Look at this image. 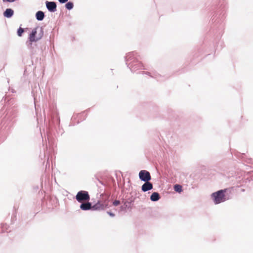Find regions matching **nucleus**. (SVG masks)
<instances>
[{
  "label": "nucleus",
  "mask_w": 253,
  "mask_h": 253,
  "mask_svg": "<svg viewBox=\"0 0 253 253\" xmlns=\"http://www.w3.org/2000/svg\"><path fill=\"white\" fill-rule=\"evenodd\" d=\"M227 189L219 190L213 193L211 196L215 204H218L227 200L225 195Z\"/></svg>",
  "instance_id": "f257e3e1"
},
{
  "label": "nucleus",
  "mask_w": 253,
  "mask_h": 253,
  "mask_svg": "<svg viewBox=\"0 0 253 253\" xmlns=\"http://www.w3.org/2000/svg\"><path fill=\"white\" fill-rule=\"evenodd\" d=\"M76 199L79 202L82 203L88 201L90 199V196L87 191H80L76 195Z\"/></svg>",
  "instance_id": "f03ea898"
},
{
  "label": "nucleus",
  "mask_w": 253,
  "mask_h": 253,
  "mask_svg": "<svg viewBox=\"0 0 253 253\" xmlns=\"http://www.w3.org/2000/svg\"><path fill=\"white\" fill-rule=\"evenodd\" d=\"M139 178L145 182L149 181L151 179L150 173L146 170H141L139 173Z\"/></svg>",
  "instance_id": "7ed1b4c3"
},
{
  "label": "nucleus",
  "mask_w": 253,
  "mask_h": 253,
  "mask_svg": "<svg viewBox=\"0 0 253 253\" xmlns=\"http://www.w3.org/2000/svg\"><path fill=\"white\" fill-rule=\"evenodd\" d=\"M37 28H35L32 30V33L30 34L29 39L30 42H36L40 40L42 37V35H39L37 36Z\"/></svg>",
  "instance_id": "20e7f679"
},
{
  "label": "nucleus",
  "mask_w": 253,
  "mask_h": 253,
  "mask_svg": "<svg viewBox=\"0 0 253 253\" xmlns=\"http://www.w3.org/2000/svg\"><path fill=\"white\" fill-rule=\"evenodd\" d=\"M108 207V204L102 203L100 201H98L96 204L92 206V210L95 211L104 210Z\"/></svg>",
  "instance_id": "39448f33"
},
{
  "label": "nucleus",
  "mask_w": 253,
  "mask_h": 253,
  "mask_svg": "<svg viewBox=\"0 0 253 253\" xmlns=\"http://www.w3.org/2000/svg\"><path fill=\"white\" fill-rule=\"evenodd\" d=\"M46 6L48 10L51 12H55L56 10V4L55 2L47 1Z\"/></svg>",
  "instance_id": "423d86ee"
},
{
  "label": "nucleus",
  "mask_w": 253,
  "mask_h": 253,
  "mask_svg": "<svg viewBox=\"0 0 253 253\" xmlns=\"http://www.w3.org/2000/svg\"><path fill=\"white\" fill-rule=\"evenodd\" d=\"M153 188V184L149 182L146 181L144 184L142 186V190L143 192H146L147 191L150 190Z\"/></svg>",
  "instance_id": "0eeeda50"
},
{
  "label": "nucleus",
  "mask_w": 253,
  "mask_h": 253,
  "mask_svg": "<svg viewBox=\"0 0 253 253\" xmlns=\"http://www.w3.org/2000/svg\"><path fill=\"white\" fill-rule=\"evenodd\" d=\"M80 208L84 211L89 210L90 209L92 210V206L90 203H84L80 205Z\"/></svg>",
  "instance_id": "6e6552de"
},
{
  "label": "nucleus",
  "mask_w": 253,
  "mask_h": 253,
  "mask_svg": "<svg viewBox=\"0 0 253 253\" xmlns=\"http://www.w3.org/2000/svg\"><path fill=\"white\" fill-rule=\"evenodd\" d=\"M160 199V195L157 192H154L150 197V199L152 201H157Z\"/></svg>",
  "instance_id": "1a4fd4ad"
},
{
  "label": "nucleus",
  "mask_w": 253,
  "mask_h": 253,
  "mask_svg": "<svg viewBox=\"0 0 253 253\" xmlns=\"http://www.w3.org/2000/svg\"><path fill=\"white\" fill-rule=\"evenodd\" d=\"M13 10L10 8H7L4 11L3 15L5 17L7 18L11 17L13 15Z\"/></svg>",
  "instance_id": "9d476101"
},
{
  "label": "nucleus",
  "mask_w": 253,
  "mask_h": 253,
  "mask_svg": "<svg viewBox=\"0 0 253 253\" xmlns=\"http://www.w3.org/2000/svg\"><path fill=\"white\" fill-rule=\"evenodd\" d=\"M36 16L38 20L41 21L44 18V14L42 11H39L36 13Z\"/></svg>",
  "instance_id": "9b49d317"
},
{
  "label": "nucleus",
  "mask_w": 253,
  "mask_h": 253,
  "mask_svg": "<svg viewBox=\"0 0 253 253\" xmlns=\"http://www.w3.org/2000/svg\"><path fill=\"white\" fill-rule=\"evenodd\" d=\"M174 190L177 192H181L182 191V186L180 185L176 184L174 186Z\"/></svg>",
  "instance_id": "f8f14e48"
},
{
  "label": "nucleus",
  "mask_w": 253,
  "mask_h": 253,
  "mask_svg": "<svg viewBox=\"0 0 253 253\" xmlns=\"http://www.w3.org/2000/svg\"><path fill=\"white\" fill-rule=\"evenodd\" d=\"M73 6H74L73 3L72 2H68L65 5L66 8L69 10L72 9L73 7Z\"/></svg>",
  "instance_id": "ddd939ff"
},
{
  "label": "nucleus",
  "mask_w": 253,
  "mask_h": 253,
  "mask_svg": "<svg viewBox=\"0 0 253 253\" xmlns=\"http://www.w3.org/2000/svg\"><path fill=\"white\" fill-rule=\"evenodd\" d=\"M24 31V29L20 27L17 31V35H18V36H22V35Z\"/></svg>",
  "instance_id": "4468645a"
},
{
  "label": "nucleus",
  "mask_w": 253,
  "mask_h": 253,
  "mask_svg": "<svg viewBox=\"0 0 253 253\" xmlns=\"http://www.w3.org/2000/svg\"><path fill=\"white\" fill-rule=\"evenodd\" d=\"M120 204V202L119 200H115L113 203V205L115 206H117Z\"/></svg>",
  "instance_id": "2eb2a0df"
},
{
  "label": "nucleus",
  "mask_w": 253,
  "mask_h": 253,
  "mask_svg": "<svg viewBox=\"0 0 253 253\" xmlns=\"http://www.w3.org/2000/svg\"><path fill=\"white\" fill-rule=\"evenodd\" d=\"M68 0H58V1L61 3H65L66 2H67Z\"/></svg>",
  "instance_id": "dca6fc26"
},
{
  "label": "nucleus",
  "mask_w": 253,
  "mask_h": 253,
  "mask_svg": "<svg viewBox=\"0 0 253 253\" xmlns=\"http://www.w3.org/2000/svg\"><path fill=\"white\" fill-rule=\"evenodd\" d=\"M107 213L108 214H109L111 216H115V214L112 213V212H109V211H107Z\"/></svg>",
  "instance_id": "f3484780"
},
{
  "label": "nucleus",
  "mask_w": 253,
  "mask_h": 253,
  "mask_svg": "<svg viewBox=\"0 0 253 253\" xmlns=\"http://www.w3.org/2000/svg\"><path fill=\"white\" fill-rule=\"evenodd\" d=\"M3 1H8V0H3Z\"/></svg>",
  "instance_id": "a211bd4d"
}]
</instances>
